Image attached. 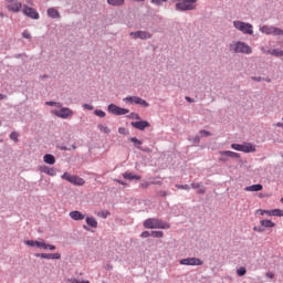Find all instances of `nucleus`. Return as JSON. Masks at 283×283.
Segmentation results:
<instances>
[{"label": "nucleus", "instance_id": "nucleus-1", "mask_svg": "<svg viewBox=\"0 0 283 283\" xmlns=\"http://www.w3.org/2000/svg\"><path fill=\"white\" fill-rule=\"evenodd\" d=\"M144 229H171V226L160 219L149 218L144 221Z\"/></svg>", "mask_w": 283, "mask_h": 283}, {"label": "nucleus", "instance_id": "nucleus-2", "mask_svg": "<svg viewBox=\"0 0 283 283\" xmlns=\"http://www.w3.org/2000/svg\"><path fill=\"white\" fill-rule=\"evenodd\" d=\"M177 1L176 10L180 12H185L187 10H196V1L197 0H174Z\"/></svg>", "mask_w": 283, "mask_h": 283}, {"label": "nucleus", "instance_id": "nucleus-3", "mask_svg": "<svg viewBox=\"0 0 283 283\" xmlns=\"http://www.w3.org/2000/svg\"><path fill=\"white\" fill-rule=\"evenodd\" d=\"M6 1V8L9 12H13V14H17L23 10V3L19 0H4Z\"/></svg>", "mask_w": 283, "mask_h": 283}, {"label": "nucleus", "instance_id": "nucleus-4", "mask_svg": "<svg viewBox=\"0 0 283 283\" xmlns=\"http://www.w3.org/2000/svg\"><path fill=\"white\" fill-rule=\"evenodd\" d=\"M230 48L231 50L237 52V54H251V52H253L251 46H249V44L244 42H237L234 44H231Z\"/></svg>", "mask_w": 283, "mask_h": 283}, {"label": "nucleus", "instance_id": "nucleus-5", "mask_svg": "<svg viewBox=\"0 0 283 283\" xmlns=\"http://www.w3.org/2000/svg\"><path fill=\"white\" fill-rule=\"evenodd\" d=\"M62 179L66 180L67 182H71V185H75L77 187H83V185H85V179H83L78 176L70 175V172H64L62 175Z\"/></svg>", "mask_w": 283, "mask_h": 283}, {"label": "nucleus", "instance_id": "nucleus-6", "mask_svg": "<svg viewBox=\"0 0 283 283\" xmlns=\"http://www.w3.org/2000/svg\"><path fill=\"white\" fill-rule=\"evenodd\" d=\"M233 25L235 30L243 32V34H253V25L242 21H234Z\"/></svg>", "mask_w": 283, "mask_h": 283}, {"label": "nucleus", "instance_id": "nucleus-7", "mask_svg": "<svg viewBox=\"0 0 283 283\" xmlns=\"http://www.w3.org/2000/svg\"><path fill=\"white\" fill-rule=\"evenodd\" d=\"M22 14H24V17H28L29 19H34V20H39L40 19V14L36 11V9L28 6V4H23L22 7Z\"/></svg>", "mask_w": 283, "mask_h": 283}, {"label": "nucleus", "instance_id": "nucleus-8", "mask_svg": "<svg viewBox=\"0 0 283 283\" xmlns=\"http://www.w3.org/2000/svg\"><path fill=\"white\" fill-rule=\"evenodd\" d=\"M184 266H202L205 262L198 258H187L179 261Z\"/></svg>", "mask_w": 283, "mask_h": 283}, {"label": "nucleus", "instance_id": "nucleus-9", "mask_svg": "<svg viewBox=\"0 0 283 283\" xmlns=\"http://www.w3.org/2000/svg\"><path fill=\"white\" fill-rule=\"evenodd\" d=\"M260 32H262L263 34H274V36L283 35L282 29L269 25L261 27Z\"/></svg>", "mask_w": 283, "mask_h": 283}, {"label": "nucleus", "instance_id": "nucleus-10", "mask_svg": "<svg viewBox=\"0 0 283 283\" xmlns=\"http://www.w3.org/2000/svg\"><path fill=\"white\" fill-rule=\"evenodd\" d=\"M125 103H130V105H140L142 107H149V103L147 101L138 97V96H128L124 98Z\"/></svg>", "mask_w": 283, "mask_h": 283}, {"label": "nucleus", "instance_id": "nucleus-11", "mask_svg": "<svg viewBox=\"0 0 283 283\" xmlns=\"http://www.w3.org/2000/svg\"><path fill=\"white\" fill-rule=\"evenodd\" d=\"M108 112H109V114H114V116H125V114H129V109L120 108L119 106H116L115 104L108 105Z\"/></svg>", "mask_w": 283, "mask_h": 283}, {"label": "nucleus", "instance_id": "nucleus-12", "mask_svg": "<svg viewBox=\"0 0 283 283\" xmlns=\"http://www.w3.org/2000/svg\"><path fill=\"white\" fill-rule=\"evenodd\" d=\"M52 114L57 116V118H70V116H73L74 112L70 108H61L60 111H52Z\"/></svg>", "mask_w": 283, "mask_h": 283}, {"label": "nucleus", "instance_id": "nucleus-13", "mask_svg": "<svg viewBox=\"0 0 283 283\" xmlns=\"http://www.w3.org/2000/svg\"><path fill=\"white\" fill-rule=\"evenodd\" d=\"M132 127H135V129H139V132H145L147 127H150L151 124L147 120H139V122H132Z\"/></svg>", "mask_w": 283, "mask_h": 283}, {"label": "nucleus", "instance_id": "nucleus-14", "mask_svg": "<svg viewBox=\"0 0 283 283\" xmlns=\"http://www.w3.org/2000/svg\"><path fill=\"white\" fill-rule=\"evenodd\" d=\"M130 36L133 39L147 40V39H151V33L147 31H136V32H130Z\"/></svg>", "mask_w": 283, "mask_h": 283}, {"label": "nucleus", "instance_id": "nucleus-15", "mask_svg": "<svg viewBox=\"0 0 283 283\" xmlns=\"http://www.w3.org/2000/svg\"><path fill=\"white\" fill-rule=\"evenodd\" d=\"M35 247H36V249H44L45 251H46V249H49L50 251L56 250L55 245L45 243V241L43 239H41L40 241H35Z\"/></svg>", "mask_w": 283, "mask_h": 283}, {"label": "nucleus", "instance_id": "nucleus-16", "mask_svg": "<svg viewBox=\"0 0 283 283\" xmlns=\"http://www.w3.org/2000/svg\"><path fill=\"white\" fill-rule=\"evenodd\" d=\"M36 258H42L44 260H61L60 253H40L36 254Z\"/></svg>", "mask_w": 283, "mask_h": 283}, {"label": "nucleus", "instance_id": "nucleus-17", "mask_svg": "<svg viewBox=\"0 0 283 283\" xmlns=\"http://www.w3.org/2000/svg\"><path fill=\"white\" fill-rule=\"evenodd\" d=\"M70 218L72 220H75V221H78V220H85V214H83V212L78 211V210H74V211H71L69 213Z\"/></svg>", "mask_w": 283, "mask_h": 283}, {"label": "nucleus", "instance_id": "nucleus-18", "mask_svg": "<svg viewBox=\"0 0 283 283\" xmlns=\"http://www.w3.org/2000/svg\"><path fill=\"white\" fill-rule=\"evenodd\" d=\"M241 151H243V154H253L255 151V146L251 143H245L243 144Z\"/></svg>", "mask_w": 283, "mask_h": 283}, {"label": "nucleus", "instance_id": "nucleus-19", "mask_svg": "<svg viewBox=\"0 0 283 283\" xmlns=\"http://www.w3.org/2000/svg\"><path fill=\"white\" fill-rule=\"evenodd\" d=\"M46 14L51 19H61V13L55 8H49Z\"/></svg>", "mask_w": 283, "mask_h": 283}, {"label": "nucleus", "instance_id": "nucleus-20", "mask_svg": "<svg viewBox=\"0 0 283 283\" xmlns=\"http://www.w3.org/2000/svg\"><path fill=\"white\" fill-rule=\"evenodd\" d=\"M220 156H227L228 158H240V154L231 150L219 151Z\"/></svg>", "mask_w": 283, "mask_h": 283}, {"label": "nucleus", "instance_id": "nucleus-21", "mask_svg": "<svg viewBox=\"0 0 283 283\" xmlns=\"http://www.w3.org/2000/svg\"><path fill=\"white\" fill-rule=\"evenodd\" d=\"M262 189H264L262 184H256V185L245 187L244 191L255 192V191H262Z\"/></svg>", "mask_w": 283, "mask_h": 283}, {"label": "nucleus", "instance_id": "nucleus-22", "mask_svg": "<svg viewBox=\"0 0 283 283\" xmlns=\"http://www.w3.org/2000/svg\"><path fill=\"white\" fill-rule=\"evenodd\" d=\"M261 227H263V229H273V227H275V222L265 219V220H261L260 221Z\"/></svg>", "mask_w": 283, "mask_h": 283}, {"label": "nucleus", "instance_id": "nucleus-23", "mask_svg": "<svg viewBox=\"0 0 283 283\" xmlns=\"http://www.w3.org/2000/svg\"><path fill=\"white\" fill-rule=\"evenodd\" d=\"M86 224L88 227H92V229H97L98 228V221H96V218H94V217H87L86 218Z\"/></svg>", "mask_w": 283, "mask_h": 283}, {"label": "nucleus", "instance_id": "nucleus-24", "mask_svg": "<svg viewBox=\"0 0 283 283\" xmlns=\"http://www.w3.org/2000/svg\"><path fill=\"white\" fill-rule=\"evenodd\" d=\"M43 161L46 165H54L56 163V158L54 157V155L46 154L43 157Z\"/></svg>", "mask_w": 283, "mask_h": 283}, {"label": "nucleus", "instance_id": "nucleus-25", "mask_svg": "<svg viewBox=\"0 0 283 283\" xmlns=\"http://www.w3.org/2000/svg\"><path fill=\"white\" fill-rule=\"evenodd\" d=\"M41 171H43V174H46L48 176H56V169L50 168L48 166H43L41 168Z\"/></svg>", "mask_w": 283, "mask_h": 283}, {"label": "nucleus", "instance_id": "nucleus-26", "mask_svg": "<svg viewBox=\"0 0 283 283\" xmlns=\"http://www.w3.org/2000/svg\"><path fill=\"white\" fill-rule=\"evenodd\" d=\"M123 178H125V180H140V176L134 175L132 172H124Z\"/></svg>", "mask_w": 283, "mask_h": 283}, {"label": "nucleus", "instance_id": "nucleus-27", "mask_svg": "<svg viewBox=\"0 0 283 283\" xmlns=\"http://www.w3.org/2000/svg\"><path fill=\"white\" fill-rule=\"evenodd\" d=\"M268 53L271 54L272 56H277V57L283 56V51L280 49L268 51Z\"/></svg>", "mask_w": 283, "mask_h": 283}, {"label": "nucleus", "instance_id": "nucleus-28", "mask_svg": "<svg viewBox=\"0 0 283 283\" xmlns=\"http://www.w3.org/2000/svg\"><path fill=\"white\" fill-rule=\"evenodd\" d=\"M108 6H124L125 0H107Z\"/></svg>", "mask_w": 283, "mask_h": 283}, {"label": "nucleus", "instance_id": "nucleus-29", "mask_svg": "<svg viewBox=\"0 0 283 283\" xmlns=\"http://www.w3.org/2000/svg\"><path fill=\"white\" fill-rule=\"evenodd\" d=\"M98 129H99V132H102V134H111L112 133L109 127H107L105 125H98Z\"/></svg>", "mask_w": 283, "mask_h": 283}, {"label": "nucleus", "instance_id": "nucleus-30", "mask_svg": "<svg viewBox=\"0 0 283 283\" xmlns=\"http://www.w3.org/2000/svg\"><path fill=\"white\" fill-rule=\"evenodd\" d=\"M130 143H134L135 147H137V149H140L139 145H143V142H140L138 138L133 137L130 138Z\"/></svg>", "mask_w": 283, "mask_h": 283}, {"label": "nucleus", "instance_id": "nucleus-31", "mask_svg": "<svg viewBox=\"0 0 283 283\" xmlns=\"http://www.w3.org/2000/svg\"><path fill=\"white\" fill-rule=\"evenodd\" d=\"M272 216H275L277 218H282L283 217V210H281V209H273L272 210Z\"/></svg>", "mask_w": 283, "mask_h": 283}, {"label": "nucleus", "instance_id": "nucleus-32", "mask_svg": "<svg viewBox=\"0 0 283 283\" xmlns=\"http://www.w3.org/2000/svg\"><path fill=\"white\" fill-rule=\"evenodd\" d=\"M150 235H153V238H163L165 235V232H163V231H151Z\"/></svg>", "mask_w": 283, "mask_h": 283}, {"label": "nucleus", "instance_id": "nucleus-33", "mask_svg": "<svg viewBox=\"0 0 283 283\" xmlns=\"http://www.w3.org/2000/svg\"><path fill=\"white\" fill-rule=\"evenodd\" d=\"M243 144H231V149H234L235 151H242Z\"/></svg>", "mask_w": 283, "mask_h": 283}, {"label": "nucleus", "instance_id": "nucleus-34", "mask_svg": "<svg viewBox=\"0 0 283 283\" xmlns=\"http://www.w3.org/2000/svg\"><path fill=\"white\" fill-rule=\"evenodd\" d=\"M237 274L239 275V277H242L243 275H247V268L238 269Z\"/></svg>", "mask_w": 283, "mask_h": 283}, {"label": "nucleus", "instance_id": "nucleus-35", "mask_svg": "<svg viewBox=\"0 0 283 283\" xmlns=\"http://www.w3.org/2000/svg\"><path fill=\"white\" fill-rule=\"evenodd\" d=\"M45 105H49L50 107H63V104L59 102H46Z\"/></svg>", "mask_w": 283, "mask_h": 283}, {"label": "nucleus", "instance_id": "nucleus-36", "mask_svg": "<svg viewBox=\"0 0 283 283\" xmlns=\"http://www.w3.org/2000/svg\"><path fill=\"white\" fill-rule=\"evenodd\" d=\"M11 140H14V143H19V133L13 132L10 134Z\"/></svg>", "mask_w": 283, "mask_h": 283}, {"label": "nucleus", "instance_id": "nucleus-37", "mask_svg": "<svg viewBox=\"0 0 283 283\" xmlns=\"http://www.w3.org/2000/svg\"><path fill=\"white\" fill-rule=\"evenodd\" d=\"M118 134H122V136H128L129 130H127V128H125V127H119Z\"/></svg>", "mask_w": 283, "mask_h": 283}, {"label": "nucleus", "instance_id": "nucleus-38", "mask_svg": "<svg viewBox=\"0 0 283 283\" xmlns=\"http://www.w3.org/2000/svg\"><path fill=\"white\" fill-rule=\"evenodd\" d=\"M95 116H98L99 118H105V112L101 109L94 111Z\"/></svg>", "mask_w": 283, "mask_h": 283}, {"label": "nucleus", "instance_id": "nucleus-39", "mask_svg": "<svg viewBox=\"0 0 283 283\" xmlns=\"http://www.w3.org/2000/svg\"><path fill=\"white\" fill-rule=\"evenodd\" d=\"M24 244H27V247H36V241H34V240H27V241H24Z\"/></svg>", "mask_w": 283, "mask_h": 283}, {"label": "nucleus", "instance_id": "nucleus-40", "mask_svg": "<svg viewBox=\"0 0 283 283\" xmlns=\"http://www.w3.org/2000/svg\"><path fill=\"white\" fill-rule=\"evenodd\" d=\"M176 188L177 189H184L186 191H189V189H190L189 185H176Z\"/></svg>", "mask_w": 283, "mask_h": 283}, {"label": "nucleus", "instance_id": "nucleus-41", "mask_svg": "<svg viewBox=\"0 0 283 283\" xmlns=\"http://www.w3.org/2000/svg\"><path fill=\"white\" fill-rule=\"evenodd\" d=\"M168 0H151V3L155 6H163V3L167 2Z\"/></svg>", "mask_w": 283, "mask_h": 283}, {"label": "nucleus", "instance_id": "nucleus-42", "mask_svg": "<svg viewBox=\"0 0 283 283\" xmlns=\"http://www.w3.org/2000/svg\"><path fill=\"white\" fill-rule=\"evenodd\" d=\"M67 282H70V283H90V281H78L76 279H69Z\"/></svg>", "mask_w": 283, "mask_h": 283}, {"label": "nucleus", "instance_id": "nucleus-43", "mask_svg": "<svg viewBox=\"0 0 283 283\" xmlns=\"http://www.w3.org/2000/svg\"><path fill=\"white\" fill-rule=\"evenodd\" d=\"M22 36H23V39H32V35L28 32V30H24L22 32Z\"/></svg>", "mask_w": 283, "mask_h": 283}, {"label": "nucleus", "instance_id": "nucleus-44", "mask_svg": "<svg viewBox=\"0 0 283 283\" xmlns=\"http://www.w3.org/2000/svg\"><path fill=\"white\" fill-rule=\"evenodd\" d=\"M251 80L256 81L258 83H261V81H264V78H262L261 76H252Z\"/></svg>", "mask_w": 283, "mask_h": 283}, {"label": "nucleus", "instance_id": "nucleus-45", "mask_svg": "<svg viewBox=\"0 0 283 283\" xmlns=\"http://www.w3.org/2000/svg\"><path fill=\"white\" fill-rule=\"evenodd\" d=\"M149 235H151V233H149V231H144L140 234V238H149Z\"/></svg>", "mask_w": 283, "mask_h": 283}, {"label": "nucleus", "instance_id": "nucleus-46", "mask_svg": "<svg viewBox=\"0 0 283 283\" xmlns=\"http://www.w3.org/2000/svg\"><path fill=\"white\" fill-rule=\"evenodd\" d=\"M83 107H84V109H88V112H92V109H94V106H92L90 104H84Z\"/></svg>", "mask_w": 283, "mask_h": 283}, {"label": "nucleus", "instance_id": "nucleus-47", "mask_svg": "<svg viewBox=\"0 0 283 283\" xmlns=\"http://www.w3.org/2000/svg\"><path fill=\"white\" fill-rule=\"evenodd\" d=\"M200 135L201 136H211V133H209L208 130H200Z\"/></svg>", "mask_w": 283, "mask_h": 283}, {"label": "nucleus", "instance_id": "nucleus-48", "mask_svg": "<svg viewBox=\"0 0 283 283\" xmlns=\"http://www.w3.org/2000/svg\"><path fill=\"white\" fill-rule=\"evenodd\" d=\"M253 231H256L258 233H263L264 228L254 227V228H253Z\"/></svg>", "mask_w": 283, "mask_h": 283}, {"label": "nucleus", "instance_id": "nucleus-49", "mask_svg": "<svg viewBox=\"0 0 283 283\" xmlns=\"http://www.w3.org/2000/svg\"><path fill=\"white\" fill-rule=\"evenodd\" d=\"M132 117L135 119V120H140V115L136 114V113H132Z\"/></svg>", "mask_w": 283, "mask_h": 283}, {"label": "nucleus", "instance_id": "nucleus-50", "mask_svg": "<svg viewBox=\"0 0 283 283\" xmlns=\"http://www.w3.org/2000/svg\"><path fill=\"white\" fill-rule=\"evenodd\" d=\"M266 277H269L270 280H273V277H275V274L273 272H268Z\"/></svg>", "mask_w": 283, "mask_h": 283}, {"label": "nucleus", "instance_id": "nucleus-51", "mask_svg": "<svg viewBox=\"0 0 283 283\" xmlns=\"http://www.w3.org/2000/svg\"><path fill=\"white\" fill-rule=\"evenodd\" d=\"M101 216L102 218H107V216H109V211H102Z\"/></svg>", "mask_w": 283, "mask_h": 283}, {"label": "nucleus", "instance_id": "nucleus-52", "mask_svg": "<svg viewBox=\"0 0 283 283\" xmlns=\"http://www.w3.org/2000/svg\"><path fill=\"white\" fill-rule=\"evenodd\" d=\"M192 189H200V184H191Z\"/></svg>", "mask_w": 283, "mask_h": 283}, {"label": "nucleus", "instance_id": "nucleus-53", "mask_svg": "<svg viewBox=\"0 0 283 283\" xmlns=\"http://www.w3.org/2000/svg\"><path fill=\"white\" fill-rule=\"evenodd\" d=\"M61 151H71L72 148H67L65 146L60 147Z\"/></svg>", "mask_w": 283, "mask_h": 283}, {"label": "nucleus", "instance_id": "nucleus-54", "mask_svg": "<svg viewBox=\"0 0 283 283\" xmlns=\"http://www.w3.org/2000/svg\"><path fill=\"white\" fill-rule=\"evenodd\" d=\"M256 213H260V216H264V213H266V210L258 209Z\"/></svg>", "mask_w": 283, "mask_h": 283}, {"label": "nucleus", "instance_id": "nucleus-55", "mask_svg": "<svg viewBox=\"0 0 283 283\" xmlns=\"http://www.w3.org/2000/svg\"><path fill=\"white\" fill-rule=\"evenodd\" d=\"M27 6H34V0H25Z\"/></svg>", "mask_w": 283, "mask_h": 283}, {"label": "nucleus", "instance_id": "nucleus-56", "mask_svg": "<svg viewBox=\"0 0 283 283\" xmlns=\"http://www.w3.org/2000/svg\"><path fill=\"white\" fill-rule=\"evenodd\" d=\"M151 185H157V182H150ZM149 182H146V184H142V187H145V188H147L149 185H150Z\"/></svg>", "mask_w": 283, "mask_h": 283}, {"label": "nucleus", "instance_id": "nucleus-57", "mask_svg": "<svg viewBox=\"0 0 283 283\" xmlns=\"http://www.w3.org/2000/svg\"><path fill=\"white\" fill-rule=\"evenodd\" d=\"M8 98V95H3L0 93V101H6Z\"/></svg>", "mask_w": 283, "mask_h": 283}, {"label": "nucleus", "instance_id": "nucleus-58", "mask_svg": "<svg viewBox=\"0 0 283 283\" xmlns=\"http://www.w3.org/2000/svg\"><path fill=\"white\" fill-rule=\"evenodd\" d=\"M272 213H273V210H265L266 216H273Z\"/></svg>", "mask_w": 283, "mask_h": 283}, {"label": "nucleus", "instance_id": "nucleus-59", "mask_svg": "<svg viewBox=\"0 0 283 283\" xmlns=\"http://www.w3.org/2000/svg\"><path fill=\"white\" fill-rule=\"evenodd\" d=\"M186 101H187L188 103H193V99H191V97H189V96L186 97Z\"/></svg>", "mask_w": 283, "mask_h": 283}, {"label": "nucleus", "instance_id": "nucleus-60", "mask_svg": "<svg viewBox=\"0 0 283 283\" xmlns=\"http://www.w3.org/2000/svg\"><path fill=\"white\" fill-rule=\"evenodd\" d=\"M221 163H227V159L224 157L220 158Z\"/></svg>", "mask_w": 283, "mask_h": 283}, {"label": "nucleus", "instance_id": "nucleus-61", "mask_svg": "<svg viewBox=\"0 0 283 283\" xmlns=\"http://www.w3.org/2000/svg\"><path fill=\"white\" fill-rule=\"evenodd\" d=\"M198 193H205V189H199Z\"/></svg>", "mask_w": 283, "mask_h": 283}, {"label": "nucleus", "instance_id": "nucleus-62", "mask_svg": "<svg viewBox=\"0 0 283 283\" xmlns=\"http://www.w3.org/2000/svg\"><path fill=\"white\" fill-rule=\"evenodd\" d=\"M265 81H266L268 83H271V78H269V77H268V78H265Z\"/></svg>", "mask_w": 283, "mask_h": 283}, {"label": "nucleus", "instance_id": "nucleus-63", "mask_svg": "<svg viewBox=\"0 0 283 283\" xmlns=\"http://www.w3.org/2000/svg\"><path fill=\"white\" fill-rule=\"evenodd\" d=\"M72 149H76V146H75V145H73V146H72Z\"/></svg>", "mask_w": 283, "mask_h": 283}, {"label": "nucleus", "instance_id": "nucleus-64", "mask_svg": "<svg viewBox=\"0 0 283 283\" xmlns=\"http://www.w3.org/2000/svg\"><path fill=\"white\" fill-rule=\"evenodd\" d=\"M161 196H167V192H163Z\"/></svg>", "mask_w": 283, "mask_h": 283}]
</instances>
